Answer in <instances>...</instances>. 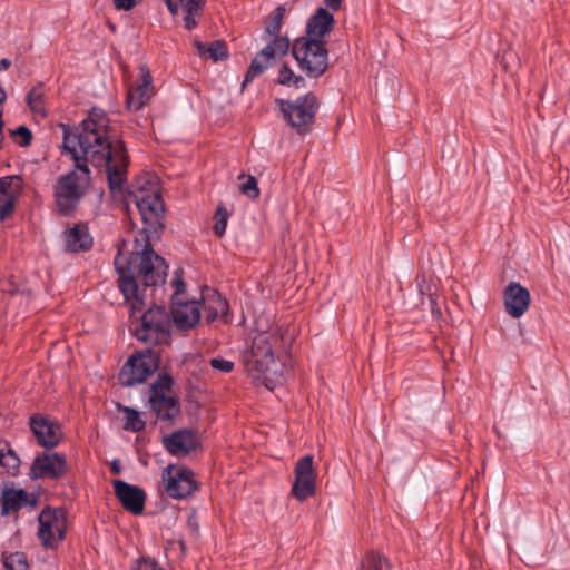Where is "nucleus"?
Listing matches in <instances>:
<instances>
[{
	"label": "nucleus",
	"mask_w": 570,
	"mask_h": 570,
	"mask_svg": "<svg viewBox=\"0 0 570 570\" xmlns=\"http://www.w3.org/2000/svg\"><path fill=\"white\" fill-rule=\"evenodd\" d=\"M109 122L104 110L92 108L75 130L62 125V148L75 161V169L60 175L52 186L56 212L60 216H71L85 197L90 180L88 164L105 169L111 193L122 189L129 158L122 140H110Z\"/></svg>",
	"instance_id": "obj_1"
},
{
	"label": "nucleus",
	"mask_w": 570,
	"mask_h": 570,
	"mask_svg": "<svg viewBox=\"0 0 570 570\" xmlns=\"http://www.w3.org/2000/svg\"><path fill=\"white\" fill-rule=\"evenodd\" d=\"M121 259V254L118 253L114 262L119 291L132 312H140L145 307L146 288L164 285L168 266L149 243L130 259H124L127 266H124Z\"/></svg>",
	"instance_id": "obj_2"
},
{
	"label": "nucleus",
	"mask_w": 570,
	"mask_h": 570,
	"mask_svg": "<svg viewBox=\"0 0 570 570\" xmlns=\"http://www.w3.org/2000/svg\"><path fill=\"white\" fill-rule=\"evenodd\" d=\"M273 322V311L257 318L255 330L259 333L252 338V371L256 372V380H261L268 390H273L281 381L286 368L284 362L274 355V347L279 338L269 332Z\"/></svg>",
	"instance_id": "obj_3"
},
{
	"label": "nucleus",
	"mask_w": 570,
	"mask_h": 570,
	"mask_svg": "<svg viewBox=\"0 0 570 570\" xmlns=\"http://www.w3.org/2000/svg\"><path fill=\"white\" fill-rule=\"evenodd\" d=\"M171 322L165 306L154 304L130 326L131 334L148 345L170 343Z\"/></svg>",
	"instance_id": "obj_4"
},
{
	"label": "nucleus",
	"mask_w": 570,
	"mask_h": 570,
	"mask_svg": "<svg viewBox=\"0 0 570 570\" xmlns=\"http://www.w3.org/2000/svg\"><path fill=\"white\" fill-rule=\"evenodd\" d=\"M284 118L298 134H307L311 131L318 102L313 94L298 97L294 101L277 99L276 100Z\"/></svg>",
	"instance_id": "obj_5"
},
{
	"label": "nucleus",
	"mask_w": 570,
	"mask_h": 570,
	"mask_svg": "<svg viewBox=\"0 0 570 570\" xmlns=\"http://www.w3.org/2000/svg\"><path fill=\"white\" fill-rule=\"evenodd\" d=\"M134 202L144 223L146 233H158L164 227L163 218L165 214V204L160 191L153 186L148 189L139 188L132 193Z\"/></svg>",
	"instance_id": "obj_6"
},
{
	"label": "nucleus",
	"mask_w": 570,
	"mask_h": 570,
	"mask_svg": "<svg viewBox=\"0 0 570 570\" xmlns=\"http://www.w3.org/2000/svg\"><path fill=\"white\" fill-rule=\"evenodd\" d=\"M292 55L308 77L317 78L327 69V50L323 41L297 39L292 47Z\"/></svg>",
	"instance_id": "obj_7"
},
{
	"label": "nucleus",
	"mask_w": 570,
	"mask_h": 570,
	"mask_svg": "<svg viewBox=\"0 0 570 570\" xmlns=\"http://www.w3.org/2000/svg\"><path fill=\"white\" fill-rule=\"evenodd\" d=\"M160 356L151 348L131 355L119 372V382L124 386L144 383L159 367Z\"/></svg>",
	"instance_id": "obj_8"
},
{
	"label": "nucleus",
	"mask_w": 570,
	"mask_h": 570,
	"mask_svg": "<svg viewBox=\"0 0 570 570\" xmlns=\"http://www.w3.org/2000/svg\"><path fill=\"white\" fill-rule=\"evenodd\" d=\"M38 538L46 549H56L65 540L67 512L62 508L46 507L38 515Z\"/></svg>",
	"instance_id": "obj_9"
},
{
	"label": "nucleus",
	"mask_w": 570,
	"mask_h": 570,
	"mask_svg": "<svg viewBox=\"0 0 570 570\" xmlns=\"http://www.w3.org/2000/svg\"><path fill=\"white\" fill-rule=\"evenodd\" d=\"M161 480L166 494L173 499H185L197 489L194 472L185 465H168L163 470Z\"/></svg>",
	"instance_id": "obj_10"
},
{
	"label": "nucleus",
	"mask_w": 570,
	"mask_h": 570,
	"mask_svg": "<svg viewBox=\"0 0 570 570\" xmlns=\"http://www.w3.org/2000/svg\"><path fill=\"white\" fill-rule=\"evenodd\" d=\"M67 472L68 464L63 454L57 452H43L33 459L29 476L31 480H59L63 478Z\"/></svg>",
	"instance_id": "obj_11"
},
{
	"label": "nucleus",
	"mask_w": 570,
	"mask_h": 570,
	"mask_svg": "<svg viewBox=\"0 0 570 570\" xmlns=\"http://www.w3.org/2000/svg\"><path fill=\"white\" fill-rule=\"evenodd\" d=\"M316 473L313 466V456L305 455L301 458L294 469V482L292 494L298 501H304L315 494Z\"/></svg>",
	"instance_id": "obj_12"
},
{
	"label": "nucleus",
	"mask_w": 570,
	"mask_h": 570,
	"mask_svg": "<svg viewBox=\"0 0 570 570\" xmlns=\"http://www.w3.org/2000/svg\"><path fill=\"white\" fill-rule=\"evenodd\" d=\"M156 94L153 76L147 65L139 67V78L128 89L126 107L128 110L138 111L147 106Z\"/></svg>",
	"instance_id": "obj_13"
},
{
	"label": "nucleus",
	"mask_w": 570,
	"mask_h": 570,
	"mask_svg": "<svg viewBox=\"0 0 570 570\" xmlns=\"http://www.w3.org/2000/svg\"><path fill=\"white\" fill-rule=\"evenodd\" d=\"M265 42V46L252 59V78L266 71L288 52L289 40L287 37H274Z\"/></svg>",
	"instance_id": "obj_14"
},
{
	"label": "nucleus",
	"mask_w": 570,
	"mask_h": 570,
	"mask_svg": "<svg viewBox=\"0 0 570 570\" xmlns=\"http://www.w3.org/2000/svg\"><path fill=\"white\" fill-rule=\"evenodd\" d=\"M29 424L40 446L45 449H53L59 444L62 438V431L60 424L56 420H51L43 414L36 413L30 416Z\"/></svg>",
	"instance_id": "obj_15"
},
{
	"label": "nucleus",
	"mask_w": 570,
	"mask_h": 570,
	"mask_svg": "<svg viewBox=\"0 0 570 570\" xmlns=\"http://www.w3.org/2000/svg\"><path fill=\"white\" fill-rule=\"evenodd\" d=\"M161 443L169 454L178 458L190 454L200 445L197 433L191 429L176 430L165 435Z\"/></svg>",
	"instance_id": "obj_16"
},
{
	"label": "nucleus",
	"mask_w": 570,
	"mask_h": 570,
	"mask_svg": "<svg viewBox=\"0 0 570 570\" xmlns=\"http://www.w3.org/2000/svg\"><path fill=\"white\" fill-rule=\"evenodd\" d=\"M114 491L124 509L135 515L141 514L146 502V492L122 480L112 481Z\"/></svg>",
	"instance_id": "obj_17"
},
{
	"label": "nucleus",
	"mask_w": 570,
	"mask_h": 570,
	"mask_svg": "<svg viewBox=\"0 0 570 570\" xmlns=\"http://www.w3.org/2000/svg\"><path fill=\"white\" fill-rule=\"evenodd\" d=\"M507 313L519 318L529 309L531 296L529 291L518 282H510L503 292Z\"/></svg>",
	"instance_id": "obj_18"
},
{
	"label": "nucleus",
	"mask_w": 570,
	"mask_h": 570,
	"mask_svg": "<svg viewBox=\"0 0 570 570\" xmlns=\"http://www.w3.org/2000/svg\"><path fill=\"white\" fill-rule=\"evenodd\" d=\"M173 323L179 331H188L198 324L200 318L199 303L197 301L183 302L175 298L171 303Z\"/></svg>",
	"instance_id": "obj_19"
},
{
	"label": "nucleus",
	"mask_w": 570,
	"mask_h": 570,
	"mask_svg": "<svg viewBox=\"0 0 570 570\" xmlns=\"http://www.w3.org/2000/svg\"><path fill=\"white\" fill-rule=\"evenodd\" d=\"M36 498L23 489L3 485L0 497L1 515L18 512L23 507H32L36 504Z\"/></svg>",
	"instance_id": "obj_20"
},
{
	"label": "nucleus",
	"mask_w": 570,
	"mask_h": 570,
	"mask_svg": "<svg viewBox=\"0 0 570 570\" xmlns=\"http://www.w3.org/2000/svg\"><path fill=\"white\" fill-rule=\"evenodd\" d=\"M21 190V177L7 176L0 178V222L13 212L16 199Z\"/></svg>",
	"instance_id": "obj_21"
},
{
	"label": "nucleus",
	"mask_w": 570,
	"mask_h": 570,
	"mask_svg": "<svg viewBox=\"0 0 570 570\" xmlns=\"http://www.w3.org/2000/svg\"><path fill=\"white\" fill-rule=\"evenodd\" d=\"M92 244L94 239L85 223L75 224L65 232V247L70 253L88 252Z\"/></svg>",
	"instance_id": "obj_22"
},
{
	"label": "nucleus",
	"mask_w": 570,
	"mask_h": 570,
	"mask_svg": "<svg viewBox=\"0 0 570 570\" xmlns=\"http://www.w3.org/2000/svg\"><path fill=\"white\" fill-rule=\"evenodd\" d=\"M334 26V17L328 10L318 8L308 19L306 31V40L322 41V39L332 30Z\"/></svg>",
	"instance_id": "obj_23"
},
{
	"label": "nucleus",
	"mask_w": 570,
	"mask_h": 570,
	"mask_svg": "<svg viewBox=\"0 0 570 570\" xmlns=\"http://www.w3.org/2000/svg\"><path fill=\"white\" fill-rule=\"evenodd\" d=\"M149 404L158 420L170 424L180 413L179 401L174 396H149Z\"/></svg>",
	"instance_id": "obj_24"
},
{
	"label": "nucleus",
	"mask_w": 570,
	"mask_h": 570,
	"mask_svg": "<svg viewBox=\"0 0 570 570\" xmlns=\"http://www.w3.org/2000/svg\"><path fill=\"white\" fill-rule=\"evenodd\" d=\"M205 318L207 323L216 321L224 316L228 311V303L222 295L213 288H206L202 296Z\"/></svg>",
	"instance_id": "obj_25"
},
{
	"label": "nucleus",
	"mask_w": 570,
	"mask_h": 570,
	"mask_svg": "<svg viewBox=\"0 0 570 570\" xmlns=\"http://www.w3.org/2000/svg\"><path fill=\"white\" fill-rule=\"evenodd\" d=\"M193 45L202 59H209L217 62L228 58V49L224 40H215L209 43H205L199 39H194Z\"/></svg>",
	"instance_id": "obj_26"
},
{
	"label": "nucleus",
	"mask_w": 570,
	"mask_h": 570,
	"mask_svg": "<svg viewBox=\"0 0 570 570\" xmlns=\"http://www.w3.org/2000/svg\"><path fill=\"white\" fill-rule=\"evenodd\" d=\"M21 460L11 444L0 439V466L10 475L17 476L20 472Z\"/></svg>",
	"instance_id": "obj_27"
},
{
	"label": "nucleus",
	"mask_w": 570,
	"mask_h": 570,
	"mask_svg": "<svg viewBox=\"0 0 570 570\" xmlns=\"http://www.w3.org/2000/svg\"><path fill=\"white\" fill-rule=\"evenodd\" d=\"M184 12V27L193 30L198 22L196 17L199 16L205 7L206 0H179Z\"/></svg>",
	"instance_id": "obj_28"
},
{
	"label": "nucleus",
	"mask_w": 570,
	"mask_h": 570,
	"mask_svg": "<svg viewBox=\"0 0 570 570\" xmlns=\"http://www.w3.org/2000/svg\"><path fill=\"white\" fill-rule=\"evenodd\" d=\"M285 9L283 7H277L266 19L265 21V30L262 39L268 41L274 37H281L279 31L283 23Z\"/></svg>",
	"instance_id": "obj_29"
},
{
	"label": "nucleus",
	"mask_w": 570,
	"mask_h": 570,
	"mask_svg": "<svg viewBox=\"0 0 570 570\" xmlns=\"http://www.w3.org/2000/svg\"><path fill=\"white\" fill-rule=\"evenodd\" d=\"M27 104L33 114H38L42 117L47 116V111L43 102V88L39 83L35 86L26 97Z\"/></svg>",
	"instance_id": "obj_30"
},
{
	"label": "nucleus",
	"mask_w": 570,
	"mask_h": 570,
	"mask_svg": "<svg viewBox=\"0 0 570 570\" xmlns=\"http://www.w3.org/2000/svg\"><path fill=\"white\" fill-rule=\"evenodd\" d=\"M2 558L4 570H30L24 552L16 551L8 554L3 553Z\"/></svg>",
	"instance_id": "obj_31"
},
{
	"label": "nucleus",
	"mask_w": 570,
	"mask_h": 570,
	"mask_svg": "<svg viewBox=\"0 0 570 570\" xmlns=\"http://www.w3.org/2000/svg\"><path fill=\"white\" fill-rule=\"evenodd\" d=\"M122 412L125 413L124 429L126 431L141 432L146 428V423L138 411L126 406Z\"/></svg>",
	"instance_id": "obj_32"
},
{
	"label": "nucleus",
	"mask_w": 570,
	"mask_h": 570,
	"mask_svg": "<svg viewBox=\"0 0 570 570\" xmlns=\"http://www.w3.org/2000/svg\"><path fill=\"white\" fill-rule=\"evenodd\" d=\"M174 384L173 376L168 373H160L157 380L149 387V396H167Z\"/></svg>",
	"instance_id": "obj_33"
},
{
	"label": "nucleus",
	"mask_w": 570,
	"mask_h": 570,
	"mask_svg": "<svg viewBox=\"0 0 570 570\" xmlns=\"http://www.w3.org/2000/svg\"><path fill=\"white\" fill-rule=\"evenodd\" d=\"M362 570H391V566L383 556L371 553L364 560Z\"/></svg>",
	"instance_id": "obj_34"
},
{
	"label": "nucleus",
	"mask_w": 570,
	"mask_h": 570,
	"mask_svg": "<svg viewBox=\"0 0 570 570\" xmlns=\"http://www.w3.org/2000/svg\"><path fill=\"white\" fill-rule=\"evenodd\" d=\"M214 233L216 236L222 237L226 230L228 213L223 205H218L215 213Z\"/></svg>",
	"instance_id": "obj_35"
},
{
	"label": "nucleus",
	"mask_w": 570,
	"mask_h": 570,
	"mask_svg": "<svg viewBox=\"0 0 570 570\" xmlns=\"http://www.w3.org/2000/svg\"><path fill=\"white\" fill-rule=\"evenodd\" d=\"M11 136L14 138L16 142L21 147L29 146L32 140L31 130L26 126H19L17 129L12 130Z\"/></svg>",
	"instance_id": "obj_36"
},
{
	"label": "nucleus",
	"mask_w": 570,
	"mask_h": 570,
	"mask_svg": "<svg viewBox=\"0 0 570 570\" xmlns=\"http://www.w3.org/2000/svg\"><path fill=\"white\" fill-rule=\"evenodd\" d=\"M131 570H164L158 562L150 557H141L135 561Z\"/></svg>",
	"instance_id": "obj_37"
},
{
	"label": "nucleus",
	"mask_w": 570,
	"mask_h": 570,
	"mask_svg": "<svg viewBox=\"0 0 570 570\" xmlns=\"http://www.w3.org/2000/svg\"><path fill=\"white\" fill-rule=\"evenodd\" d=\"M210 365L213 368L218 370L223 373H229L234 367V363L232 361L220 358V357L212 358Z\"/></svg>",
	"instance_id": "obj_38"
},
{
	"label": "nucleus",
	"mask_w": 570,
	"mask_h": 570,
	"mask_svg": "<svg viewBox=\"0 0 570 570\" xmlns=\"http://www.w3.org/2000/svg\"><path fill=\"white\" fill-rule=\"evenodd\" d=\"M294 77V72L291 70L289 67L286 65H283L278 72V82L281 85H287L289 86Z\"/></svg>",
	"instance_id": "obj_39"
},
{
	"label": "nucleus",
	"mask_w": 570,
	"mask_h": 570,
	"mask_svg": "<svg viewBox=\"0 0 570 570\" xmlns=\"http://www.w3.org/2000/svg\"><path fill=\"white\" fill-rule=\"evenodd\" d=\"M171 285L173 287L175 288V292L171 296V303H174V299L175 298H179V295L184 293L185 291V287H186V284L185 282L179 278L178 276H176L173 281H171Z\"/></svg>",
	"instance_id": "obj_40"
},
{
	"label": "nucleus",
	"mask_w": 570,
	"mask_h": 570,
	"mask_svg": "<svg viewBox=\"0 0 570 570\" xmlns=\"http://www.w3.org/2000/svg\"><path fill=\"white\" fill-rule=\"evenodd\" d=\"M141 0H114V4L118 10L129 11L136 7Z\"/></svg>",
	"instance_id": "obj_41"
},
{
	"label": "nucleus",
	"mask_w": 570,
	"mask_h": 570,
	"mask_svg": "<svg viewBox=\"0 0 570 570\" xmlns=\"http://www.w3.org/2000/svg\"><path fill=\"white\" fill-rule=\"evenodd\" d=\"M514 57V52L511 50H508L502 53V56H498V59L500 63L503 66L505 70H509L511 68L510 59Z\"/></svg>",
	"instance_id": "obj_42"
},
{
	"label": "nucleus",
	"mask_w": 570,
	"mask_h": 570,
	"mask_svg": "<svg viewBox=\"0 0 570 570\" xmlns=\"http://www.w3.org/2000/svg\"><path fill=\"white\" fill-rule=\"evenodd\" d=\"M165 3L169 10V12L173 14V16H176L178 14L179 12V9L181 8V4L180 2H176L174 0H165Z\"/></svg>",
	"instance_id": "obj_43"
},
{
	"label": "nucleus",
	"mask_w": 570,
	"mask_h": 570,
	"mask_svg": "<svg viewBox=\"0 0 570 570\" xmlns=\"http://www.w3.org/2000/svg\"><path fill=\"white\" fill-rule=\"evenodd\" d=\"M342 2L343 0H324V3L333 11H337L341 8Z\"/></svg>",
	"instance_id": "obj_44"
},
{
	"label": "nucleus",
	"mask_w": 570,
	"mask_h": 570,
	"mask_svg": "<svg viewBox=\"0 0 570 570\" xmlns=\"http://www.w3.org/2000/svg\"><path fill=\"white\" fill-rule=\"evenodd\" d=\"M291 85H293L295 88H302L305 86V79L301 76L294 75Z\"/></svg>",
	"instance_id": "obj_45"
},
{
	"label": "nucleus",
	"mask_w": 570,
	"mask_h": 570,
	"mask_svg": "<svg viewBox=\"0 0 570 570\" xmlns=\"http://www.w3.org/2000/svg\"><path fill=\"white\" fill-rule=\"evenodd\" d=\"M239 190L244 195H249V177L245 181H242V184L239 185Z\"/></svg>",
	"instance_id": "obj_46"
},
{
	"label": "nucleus",
	"mask_w": 570,
	"mask_h": 570,
	"mask_svg": "<svg viewBox=\"0 0 570 570\" xmlns=\"http://www.w3.org/2000/svg\"><path fill=\"white\" fill-rule=\"evenodd\" d=\"M259 195V189L257 187L256 178L252 176V198H255Z\"/></svg>",
	"instance_id": "obj_47"
},
{
	"label": "nucleus",
	"mask_w": 570,
	"mask_h": 570,
	"mask_svg": "<svg viewBox=\"0 0 570 570\" xmlns=\"http://www.w3.org/2000/svg\"><path fill=\"white\" fill-rule=\"evenodd\" d=\"M11 66V60L3 58L0 60V71L7 70Z\"/></svg>",
	"instance_id": "obj_48"
},
{
	"label": "nucleus",
	"mask_w": 570,
	"mask_h": 570,
	"mask_svg": "<svg viewBox=\"0 0 570 570\" xmlns=\"http://www.w3.org/2000/svg\"><path fill=\"white\" fill-rule=\"evenodd\" d=\"M248 83H249V68L244 72L242 88L244 89Z\"/></svg>",
	"instance_id": "obj_49"
},
{
	"label": "nucleus",
	"mask_w": 570,
	"mask_h": 570,
	"mask_svg": "<svg viewBox=\"0 0 570 570\" xmlns=\"http://www.w3.org/2000/svg\"><path fill=\"white\" fill-rule=\"evenodd\" d=\"M110 468H111V471H112L114 473H116V474L120 473V471H121V468H120L119 463H118V462H116V461H114V462L111 463Z\"/></svg>",
	"instance_id": "obj_50"
},
{
	"label": "nucleus",
	"mask_w": 570,
	"mask_h": 570,
	"mask_svg": "<svg viewBox=\"0 0 570 570\" xmlns=\"http://www.w3.org/2000/svg\"><path fill=\"white\" fill-rule=\"evenodd\" d=\"M6 99V91L0 87V104Z\"/></svg>",
	"instance_id": "obj_51"
},
{
	"label": "nucleus",
	"mask_w": 570,
	"mask_h": 570,
	"mask_svg": "<svg viewBox=\"0 0 570 570\" xmlns=\"http://www.w3.org/2000/svg\"><path fill=\"white\" fill-rule=\"evenodd\" d=\"M239 179H244L245 178V175L244 173H242L239 176H238Z\"/></svg>",
	"instance_id": "obj_52"
}]
</instances>
